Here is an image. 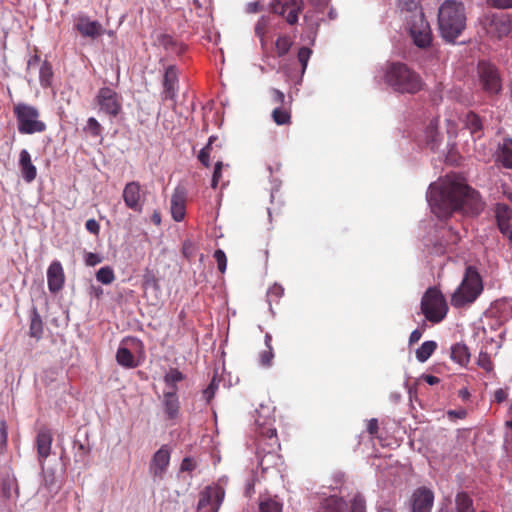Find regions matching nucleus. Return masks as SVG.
<instances>
[{"instance_id": "50", "label": "nucleus", "mask_w": 512, "mask_h": 512, "mask_svg": "<svg viewBox=\"0 0 512 512\" xmlns=\"http://www.w3.org/2000/svg\"><path fill=\"white\" fill-rule=\"evenodd\" d=\"M311 53L312 51L307 47H302L299 49L298 61L300 62L303 71L306 69L307 62L310 58Z\"/></svg>"}, {"instance_id": "59", "label": "nucleus", "mask_w": 512, "mask_h": 512, "mask_svg": "<svg viewBox=\"0 0 512 512\" xmlns=\"http://www.w3.org/2000/svg\"><path fill=\"white\" fill-rule=\"evenodd\" d=\"M507 396H508V394H507L506 390H504L502 388H499L494 392V400L497 403H502L503 401H505Z\"/></svg>"}, {"instance_id": "4", "label": "nucleus", "mask_w": 512, "mask_h": 512, "mask_svg": "<svg viewBox=\"0 0 512 512\" xmlns=\"http://www.w3.org/2000/svg\"><path fill=\"white\" fill-rule=\"evenodd\" d=\"M482 290V280L479 273L475 267L468 266L460 286L451 297V304L457 308L470 304L476 300Z\"/></svg>"}, {"instance_id": "51", "label": "nucleus", "mask_w": 512, "mask_h": 512, "mask_svg": "<svg viewBox=\"0 0 512 512\" xmlns=\"http://www.w3.org/2000/svg\"><path fill=\"white\" fill-rule=\"evenodd\" d=\"M7 424L5 420H0V452L6 447L8 439Z\"/></svg>"}, {"instance_id": "32", "label": "nucleus", "mask_w": 512, "mask_h": 512, "mask_svg": "<svg viewBox=\"0 0 512 512\" xmlns=\"http://www.w3.org/2000/svg\"><path fill=\"white\" fill-rule=\"evenodd\" d=\"M184 374L176 368H171L164 376V382L167 386L166 391H175L177 393V383L183 381Z\"/></svg>"}, {"instance_id": "39", "label": "nucleus", "mask_w": 512, "mask_h": 512, "mask_svg": "<svg viewBox=\"0 0 512 512\" xmlns=\"http://www.w3.org/2000/svg\"><path fill=\"white\" fill-rule=\"evenodd\" d=\"M260 512H282V504L273 498H266L259 504Z\"/></svg>"}, {"instance_id": "6", "label": "nucleus", "mask_w": 512, "mask_h": 512, "mask_svg": "<svg viewBox=\"0 0 512 512\" xmlns=\"http://www.w3.org/2000/svg\"><path fill=\"white\" fill-rule=\"evenodd\" d=\"M421 312L431 323H440L447 315L448 305L445 297L436 287H429L421 299Z\"/></svg>"}, {"instance_id": "37", "label": "nucleus", "mask_w": 512, "mask_h": 512, "mask_svg": "<svg viewBox=\"0 0 512 512\" xmlns=\"http://www.w3.org/2000/svg\"><path fill=\"white\" fill-rule=\"evenodd\" d=\"M102 130L103 128L101 124L94 117H89L87 119L86 125L83 127V131L92 137H101Z\"/></svg>"}, {"instance_id": "11", "label": "nucleus", "mask_w": 512, "mask_h": 512, "mask_svg": "<svg viewBox=\"0 0 512 512\" xmlns=\"http://www.w3.org/2000/svg\"><path fill=\"white\" fill-rule=\"evenodd\" d=\"M303 0H273L272 12L283 17L290 25L298 21V15L302 10Z\"/></svg>"}, {"instance_id": "9", "label": "nucleus", "mask_w": 512, "mask_h": 512, "mask_svg": "<svg viewBox=\"0 0 512 512\" xmlns=\"http://www.w3.org/2000/svg\"><path fill=\"white\" fill-rule=\"evenodd\" d=\"M479 83L482 90L489 96L497 95L502 90V80L495 65L480 61L477 66Z\"/></svg>"}, {"instance_id": "15", "label": "nucleus", "mask_w": 512, "mask_h": 512, "mask_svg": "<svg viewBox=\"0 0 512 512\" xmlns=\"http://www.w3.org/2000/svg\"><path fill=\"white\" fill-rule=\"evenodd\" d=\"M74 28L81 36L91 39L101 36L104 32L101 23L98 21H92L89 17L84 15H80L75 19Z\"/></svg>"}, {"instance_id": "56", "label": "nucleus", "mask_w": 512, "mask_h": 512, "mask_svg": "<svg viewBox=\"0 0 512 512\" xmlns=\"http://www.w3.org/2000/svg\"><path fill=\"white\" fill-rule=\"evenodd\" d=\"M216 388L217 385L215 384V380H212L208 387L203 391V397L207 402H210V400L214 397Z\"/></svg>"}, {"instance_id": "44", "label": "nucleus", "mask_w": 512, "mask_h": 512, "mask_svg": "<svg viewBox=\"0 0 512 512\" xmlns=\"http://www.w3.org/2000/svg\"><path fill=\"white\" fill-rule=\"evenodd\" d=\"M270 97L272 104L277 105L276 107L290 106V102L285 100L284 93L276 88L270 90Z\"/></svg>"}, {"instance_id": "35", "label": "nucleus", "mask_w": 512, "mask_h": 512, "mask_svg": "<svg viewBox=\"0 0 512 512\" xmlns=\"http://www.w3.org/2000/svg\"><path fill=\"white\" fill-rule=\"evenodd\" d=\"M455 503L457 512H474L472 507L473 501L465 492H461L456 495Z\"/></svg>"}, {"instance_id": "25", "label": "nucleus", "mask_w": 512, "mask_h": 512, "mask_svg": "<svg viewBox=\"0 0 512 512\" xmlns=\"http://www.w3.org/2000/svg\"><path fill=\"white\" fill-rule=\"evenodd\" d=\"M489 30L498 38L506 36L511 30L510 21L505 15H493L490 19Z\"/></svg>"}, {"instance_id": "58", "label": "nucleus", "mask_w": 512, "mask_h": 512, "mask_svg": "<svg viewBox=\"0 0 512 512\" xmlns=\"http://www.w3.org/2000/svg\"><path fill=\"white\" fill-rule=\"evenodd\" d=\"M379 425L376 418H372L367 423V431L370 435L375 436L378 433Z\"/></svg>"}, {"instance_id": "30", "label": "nucleus", "mask_w": 512, "mask_h": 512, "mask_svg": "<svg viewBox=\"0 0 512 512\" xmlns=\"http://www.w3.org/2000/svg\"><path fill=\"white\" fill-rule=\"evenodd\" d=\"M451 359L461 366L469 363L470 352L468 347L463 343H456L451 347Z\"/></svg>"}, {"instance_id": "31", "label": "nucleus", "mask_w": 512, "mask_h": 512, "mask_svg": "<svg viewBox=\"0 0 512 512\" xmlns=\"http://www.w3.org/2000/svg\"><path fill=\"white\" fill-rule=\"evenodd\" d=\"M117 363L127 369L136 368L138 362L135 359L133 353L126 347H119L116 352Z\"/></svg>"}, {"instance_id": "61", "label": "nucleus", "mask_w": 512, "mask_h": 512, "mask_svg": "<svg viewBox=\"0 0 512 512\" xmlns=\"http://www.w3.org/2000/svg\"><path fill=\"white\" fill-rule=\"evenodd\" d=\"M449 243L456 245L460 241V235L452 228H449Z\"/></svg>"}, {"instance_id": "19", "label": "nucleus", "mask_w": 512, "mask_h": 512, "mask_svg": "<svg viewBox=\"0 0 512 512\" xmlns=\"http://www.w3.org/2000/svg\"><path fill=\"white\" fill-rule=\"evenodd\" d=\"M163 99L174 100L178 92V69L175 65L166 68L163 80Z\"/></svg>"}, {"instance_id": "34", "label": "nucleus", "mask_w": 512, "mask_h": 512, "mask_svg": "<svg viewBox=\"0 0 512 512\" xmlns=\"http://www.w3.org/2000/svg\"><path fill=\"white\" fill-rule=\"evenodd\" d=\"M437 348L435 341H425L416 350V358L419 362H426Z\"/></svg>"}, {"instance_id": "55", "label": "nucleus", "mask_w": 512, "mask_h": 512, "mask_svg": "<svg viewBox=\"0 0 512 512\" xmlns=\"http://www.w3.org/2000/svg\"><path fill=\"white\" fill-rule=\"evenodd\" d=\"M487 2L499 9H508L512 7V0H487Z\"/></svg>"}, {"instance_id": "46", "label": "nucleus", "mask_w": 512, "mask_h": 512, "mask_svg": "<svg viewBox=\"0 0 512 512\" xmlns=\"http://www.w3.org/2000/svg\"><path fill=\"white\" fill-rule=\"evenodd\" d=\"M274 358L273 348H266V350L260 352L259 361L263 367H270Z\"/></svg>"}, {"instance_id": "7", "label": "nucleus", "mask_w": 512, "mask_h": 512, "mask_svg": "<svg viewBox=\"0 0 512 512\" xmlns=\"http://www.w3.org/2000/svg\"><path fill=\"white\" fill-rule=\"evenodd\" d=\"M407 24L409 34L417 47L424 49L431 45V28L422 11L412 13Z\"/></svg>"}, {"instance_id": "41", "label": "nucleus", "mask_w": 512, "mask_h": 512, "mask_svg": "<svg viewBox=\"0 0 512 512\" xmlns=\"http://www.w3.org/2000/svg\"><path fill=\"white\" fill-rule=\"evenodd\" d=\"M350 512H366V500L364 496L357 493L350 501Z\"/></svg>"}, {"instance_id": "49", "label": "nucleus", "mask_w": 512, "mask_h": 512, "mask_svg": "<svg viewBox=\"0 0 512 512\" xmlns=\"http://www.w3.org/2000/svg\"><path fill=\"white\" fill-rule=\"evenodd\" d=\"M478 365L487 372H491L493 370V363L488 353H480L478 358Z\"/></svg>"}, {"instance_id": "3", "label": "nucleus", "mask_w": 512, "mask_h": 512, "mask_svg": "<svg viewBox=\"0 0 512 512\" xmlns=\"http://www.w3.org/2000/svg\"><path fill=\"white\" fill-rule=\"evenodd\" d=\"M385 82L399 93L416 94L423 87L421 76L402 62H392L387 65Z\"/></svg>"}, {"instance_id": "18", "label": "nucleus", "mask_w": 512, "mask_h": 512, "mask_svg": "<svg viewBox=\"0 0 512 512\" xmlns=\"http://www.w3.org/2000/svg\"><path fill=\"white\" fill-rule=\"evenodd\" d=\"M162 405L167 420L175 423L180 417V402L175 391H164Z\"/></svg>"}, {"instance_id": "57", "label": "nucleus", "mask_w": 512, "mask_h": 512, "mask_svg": "<svg viewBox=\"0 0 512 512\" xmlns=\"http://www.w3.org/2000/svg\"><path fill=\"white\" fill-rule=\"evenodd\" d=\"M85 227H86V229L90 233H92L94 235H98L99 234L100 225H99V223L95 219L87 220L86 223H85Z\"/></svg>"}, {"instance_id": "36", "label": "nucleus", "mask_w": 512, "mask_h": 512, "mask_svg": "<svg viewBox=\"0 0 512 512\" xmlns=\"http://www.w3.org/2000/svg\"><path fill=\"white\" fill-rule=\"evenodd\" d=\"M53 77L52 66L48 61H44L39 69V80L42 87H49Z\"/></svg>"}, {"instance_id": "26", "label": "nucleus", "mask_w": 512, "mask_h": 512, "mask_svg": "<svg viewBox=\"0 0 512 512\" xmlns=\"http://www.w3.org/2000/svg\"><path fill=\"white\" fill-rule=\"evenodd\" d=\"M464 124L474 138L480 139L483 136V122L475 112L469 111L465 115Z\"/></svg>"}, {"instance_id": "53", "label": "nucleus", "mask_w": 512, "mask_h": 512, "mask_svg": "<svg viewBox=\"0 0 512 512\" xmlns=\"http://www.w3.org/2000/svg\"><path fill=\"white\" fill-rule=\"evenodd\" d=\"M194 252H195V246H194L193 242H191L189 240L185 241L182 246L183 255L187 259H190L194 255Z\"/></svg>"}, {"instance_id": "38", "label": "nucleus", "mask_w": 512, "mask_h": 512, "mask_svg": "<svg viewBox=\"0 0 512 512\" xmlns=\"http://www.w3.org/2000/svg\"><path fill=\"white\" fill-rule=\"evenodd\" d=\"M96 279L98 282L109 285L115 280V274L111 267H101L96 273Z\"/></svg>"}, {"instance_id": "45", "label": "nucleus", "mask_w": 512, "mask_h": 512, "mask_svg": "<svg viewBox=\"0 0 512 512\" xmlns=\"http://www.w3.org/2000/svg\"><path fill=\"white\" fill-rule=\"evenodd\" d=\"M214 137H210L209 138V141L208 143L206 144V146L204 148L201 149L199 155H198V159L199 161L205 166V167H209L210 166V152H211V149H212V141H213Z\"/></svg>"}, {"instance_id": "63", "label": "nucleus", "mask_w": 512, "mask_h": 512, "mask_svg": "<svg viewBox=\"0 0 512 512\" xmlns=\"http://www.w3.org/2000/svg\"><path fill=\"white\" fill-rule=\"evenodd\" d=\"M39 62H40V57L37 54H35L28 61V64H27L28 69L30 70L33 67L37 66Z\"/></svg>"}, {"instance_id": "47", "label": "nucleus", "mask_w": 512, "mask_h": 512, "mask_svg": "<svg viewBox=\"0 0 512 512\" xmlns=\"http://www.w3.org/2000/svg\"><path fill=\"white\" fill-rule=\"evenodd\" d=\"M214 258L217 262L218 270L221 273H224L226 270V266H227V257H226L225 252L221 249H217L214 252Z\"/></svg>"}, {"instance_id": "16", "label": "nucleus", "mask_w": 512, "mask_h": 512, "mask_svg": "<svg viewBox=\"0 0 512 512\" xmlns=\"http://www.w3.org/2000/svg\"><path fill=\"white\" fill-rule=\"evenodd\" d=\"M65 283V274L62 264L58 260L51 262L47 269V284L51 293H58Z\"/></svg>"}, {"instance_id": "5", "label": "nucleus", "mask_w": 512, "mask_h": 512, "mask_svg": "<svg viewBox=\"0 0 512 512\" xmlns=\"http://www.w3.org/2000/svg\"><path fill=\"white\" fill-rule=\"evenodd\" d=\"M13 114L20 134L42 133L47 128L46 123L40 119L39 109L33 105L17 103L13 107Z\"/></svg>"}, {"instance_id": "64", "label": "nucleus", "mask_w": 512, "mask_h": 512, "mask_svg": "<svg viewBox=\"0 0 512 512\" xmlns=\"http://www.w3.org/2000/svg\"><path fill=\"white\" fill-rule=\"evenodd\" d=\"M151 221H152L155 225H157V226H159V225L161 224V214H160V212H159V211H154V212H153V214H152V216H151Z\"/></svg>"}, {"instance_id": "21", "label": "nucleus", "mask_w": 512, "mask_h": 512, "mask_svg": "<svg viewBox=\"0 0 512 512\" xmlns=\"http://www.w3.org/2000/svg\"><path fill=\"white\" fill-rule=\"evenodd\" d=\"M52 433L48 428H41L36 437L37 453L41 462L50 455L52 446Z\"/></svg>"}, {"instance_id": "48", "label": "nucleus", "mask_w": 512, "mask_h": 512, "mask_svg": "<svg viewBox=\"0 0 512 512\" xmlns=\"http://www.w3.org/2000/svg\"><path fill=\"white\" fill-rule=\"evenodd\" d=\"M344 483V474L342 472H336L332 476V482L325 487L329 488L331 491L338 490Z\"/></svg>"}, {"instance_id": "42", "label": "nucleus", "mask_w": 512, "mask_h": 512, "mask_svg": "<svg viewBox=\"0 0 512 512\" xmlns=\"http://www.w3.org/2000/svg\"><path fill=\"white\" fill-rule=\"evenodd\" d=\"M284 295V288L278 284L274 283L267 291V300L271 305L273 302L277 303L278 300Z\"/></svg>"}, {"instance_id": "33", "label": "nucleus", "mask_w": 512, "mask_h": 512, "mask_svg": "<svg viewBox=\"0 0 512 512\" xmlns=\"http://www.w3.org/2000/svg\"><path fill=\"white\" fill-rule=\"evenodd\" d=\"M272 119L277 125H288L291 123L290 106L275 107L272 111Z\"/></svg>"}, {"instance_id": "24", "label": "nucleus", "mask_w": 512, "mask_h": 512, "mask_svg": "<svg viewBox=\"0 0 512 512\" xmlns=\"http://www.w3.org/2000/svg\"><path fill=\"white\" fill-rule=\"evenodd\" d=\"M156 42L158 43L159 46L163 47L167 52L176 55L183 54L187 49L185 44L179 42L173 36L166 33L158 34L156 37Z\"/></svg>"}, {"instance_id": "10", "label": "nucleus", "mask_w": 512, "mask_h": 512, "mask_svg": "<svg viewBox=\"0 0 512 512\" xmlns=\"http://www.w3.org/2000/svg\"><path fill=\"white\" fill-rule=\"evenodd\" d=\"M225 497V490L220 485H210L199 493L198 512H219Z\"/></svg>"}, {"instance_id": "12", "label": "nucleus", "mask_w": 512, "mask_h": 512, "mask_svg": "<svg viewBox=\"0 0 512 512\" xmlns=\"http://www.w3.org/2000/svg\"><path fill=\"white\" fill-rule=\"evenodd\" d=\"M434 504V493L427 487L417 488L409 501V512H431Z\"/></svg>"}, {"instance_id": "2", "label": "nucleus", "mask_w": 512, "mask_h": 512, "mask_svg": "<svg viewBox=\"0 0 512 512\" xmlns=\"http://www.w3.org/2000/svg\"><path fill=\"white\" fill-rule=\"evenodd\" d=\"M466 11L462 2L444 1L438 10V26L442 38L449 43L462 34L466 28Z\"/></svg>"}, {"instance_id": "20", "label": "nucleus", "mask_w": 512, "mask_h": 512, "mask_svg": "<svg viewBox=\"0 0 512 512\" xmlns=\"http://www.w3.org/2000/svg\"><path fill=\"white\" fill-rule=\"evenodd\" d=\"M171 450L168 445H162L153 455L150 470L154 476H161L169 466Z\"/></svg>"}, {"instance_id": "27", "label": "nucleus", "mask_w": 512, "mask_h": 512, "mask_svg": "<svg viewBox=\"0 0 512 512\" xmlns=\"http://www.w3.org/2000/svg\"><path fill=\"white\" fill-rule=\"evenodd\" d=\"M439 120L437 118L432 119L425 129V141L426 144L434 150L441 141V135L438 131Z\"/></svg>"}, {"instance_id": "8", "label": "nucleus", "mask_w": 512, "mask_h": 512, "mask_svg": "<svg viewBox=\"0 0 512 512\" xmlns=\"http://www.w3.org/2000/svg\"><path fill=\"white\" fill-rule=\"evenodd\" d=\"M94 102L98 112L109 117H117L123 109V97L120 93L110 87H102L98 90Z\"/></svg>"}, {"instance_id": "62", "label": "nucleus", "mask_w": 512, "mask_h": 512, "mask_svg": "<svg viewBox=\"0 0 512 512\" xmlns=\"http://www.w3.org/2000/svg\"><path fill=\"white\" fill-rule=\"evenodd\" d=\"M222 166H223V163H222L221 161H218V162L215 164L214 172H213V176H212V178H214V179H218V180H220V179H221V170H222Z\"/></svg>"}, {"instance_id": "43", "label": "nucleus", "mask_w": 512, "mask_h": 512, "mask_svg": "<svg viewBox=\"0 0 512 512\" xmlns=\"http://www.w3.org/2000/svg\"><path fill=\"white\" fill-rule=\"evenodd\" d=\"M291 45L292 42L288 36L278 37L275 43L277 54L279 56L285 55L289 51Z\"/></svg>"}, {"instance_id": "60", "label": "nucleus", "mask_w": 512, "mask_h": 512, "mask_svg": "<svg viewBox=\"0 0 512 512\" xmlns=\"http://www.w3.org/2000/svg\"><path fill=\"white\" fill-rule=\"evenodd\" d=\"M421 337H422V332L419 329H415L410 334L409 344L412 345V344L417 343Z\"/></svg>"}, {"instance_id": "29", "label": "nucleus", "mask_w": 512, "mask_h": 512, "mask_svg": "<svg viewBox=\"0 0 512 512\" xmlns=\"http://www.w3.org/2000/svg\"><path fill=\"white\" fill-rule=\"evenodd\" d=\"M44 332V323L37 309L34 308L30 316L29 336L40 340Z\"/></svg>"}, {"instance_id": "1", "label": "nucleus", "mask_w": 512, "mask_h": 512, "mask_svg": "<svg viewBox=\"0 0 512 512\" xmlns=\"http://www.w3.org/2000/svg\"><path fill=\"white\" fill-rule=\"evenodd\" d=\"M427 199L432 212L439 219H446L456 211L467 215H478L484 208V202L478 191L457 181L431 184Z\"/></svg>"}, {"instance_id": "52", "label": "nucleus", "mask_w": 512, "mask_h": 512, "mask_svg": "<svg viewBox=\"0 0 512 512\" xmlns=\"http://www.w3.org/2000/svg\"><path fill=\"white\" fill-rule=\"evenodd\" d=\"M101 262H102V258L98 254L92 253V252L86 253L85 263L87 266H96L97 264H99Z\"/></svg>"}, {"instance_id": "40", "label": "nucleus", "mask_w": 512, "mask_h": 512, "mask_svg": "<svg viewBox=\"0 0 512 512\" xmlns=\"http://www.w3.org/2000/svg\"><path fill=\"white\" fill-rule=\"evenodd\" d=\"M261 435L266 437L269 440V445L271 450L268 451V454H271L275 451V448H280V444L278 443L277 431L275 428H265L261 430Z\"/></svg>"}, {"instance_id": "23", "label": "nucleus", "mask_w": 512, "mask_h": 512, "mask_svg": "<svg viewBox=\"0 0 512 512\" xmlns=\"http://www.w3.org/2000/svg\"><path fill=\"white\" fill-rule=\"evenodd\" d=\"M19 167L23 179L27 183L33 182L37 177L36 166L32 163L31 156L26 149H22L19 154Z\"/></svg>"}, {"instance_id": "22", "label": "nucleus", "mask_w": 512, "mask_h": 512, "mask_svg": "<svg viewBox=\"0 0 512 512\" xmlns=\"http://www.w3.org/2000/svg\"><path fill=\"white\" fill-rule=\"evenodd\" d=\"M495 159L502 167L512 169V138H503L496 150Z\"/></svg>"}, {"instance_id": "13", "label": "nucleus", "mask_w": 512, "mask_h": 512, "mask_svg": "<svg viewBox=\"0 0 512 512\" xmlns=\"http://www.w3.org/2000/svg\"><path fill=\"white\" fill-rule=\"evenodd\" d=\"M122 197L125 205L138 213H141L144 205V196L141 194V185L137 181L127 183L123 189Z\"/></svg>"}, {"instance_id": "14", "label": "nucleus", "mask_w": 512, "mask_h": 512, "mask_svg": "<svg viewBox=\"0 0 512 512\" xmlns=\"http://www.w3.org/2000/svg\"><path fill=\"white\" fill-rule=\"evenodd\" d=\"M187 192L184 187H176L170 200V211L174 221L181 222L186 215Z\"/></svg>"}, {"instance_id": "54", "label": "nucleus", "mask_w": 512, "mask_h": 512, "mask_svg": "<svg viewBox=\"0 0 512 512\" xmlns=\"http://www.w3.org/2000/svg\"><path fill=\"white\" fill-rule=\"evenodd\" d=\"M195 468H196V462L192 458H190V457H185L182 460L181 465H180V470L181 471L191 472Z\"/></svg>"}, {"instance_id": "17", "label": "nucleus", "mask_w": 512, "mask_h": 512, "mask_svg": "<svg viewBox=\"0 0 512 512\" xmlns=\"http://www.w3.org/2000/svg\"><path fill=\"white\" fill-rule=\"evenodd\" d=\"M498 228L512 241V209L504 203H498L495 209Z\"/></svg>"}, {"instance_id": "28", "label": "nucleus", "mask_w": 512, "mask_h": 512, "mask_svg": "<svg viewBox=\"0 0 512 512\" xmlns=\"http://www.w3.org/2000/svg\"><path fill=\"white\" fill-rule=\"evenodd\" d=\"M347 503L342 497L332 495L322 501V512H346Z\"/></svg>"}]
</instances>
